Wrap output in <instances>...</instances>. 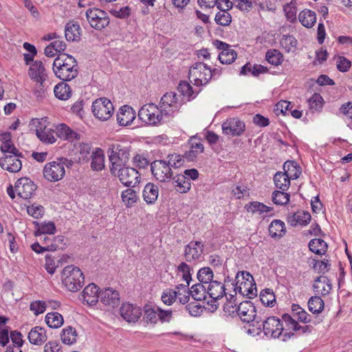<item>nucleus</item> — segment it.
<instances>
[{
	"instance_id": "obj_18",
	"label": "nucleus",
	"mask_w": 352,
	"mask_h": 352,
	"mask_svg": "<svg viewBox=\"0 0 352 352\" xmlns=\"http://www.w3.org/2000/svg\"><path fill=\"white\" fill-rule=\"evenodd\" d=\"M204 245L200 241H190L184 250V257L187 262L195 261L201 257Z\"/></svg>"
},
{
	"instance_id": "obj_35",
	"label": "nucleus",
	"mask_w": 352,
	"mask_h": 352,
	"mask_svg": "<svg viewBox=\"0 0 352 352\" xmlns=\"http://www.w3.org/2000/svg\"><path fill=\"white\" fill-rule=\"evenodd\" d=\"M327 248V243L321 239H314L309 243V250L318 255L324 254Z\"/></svg>"
},
{
	"instance_id": "obj_27",
	"label": "nucleus",
	"mask_w": 352,
	"mask_h": 352,
	"mask_svg": "<svg viewBox=\"0 0 352 352\" xmlns=\"http://www.w3.org/2000/svg\"><path fill=\"white\" fill-rule=\"evenodd\" d=\"M311 220V214L308 212L299 210L291 214L287 217V221L292 226L297 225H306Z\"/></svg>"
},
{
	"instance_id": "obj_24",
	"label": "nucleus",
	"mask_w": 352,
	"mask_h": 352,
	"mask_svg": "<svg viewBox=\"0 0 352 352\" xmlns=\"http://www.w3.org/2000/svg\"><path fill=\"white\" fill-rule=\"evenodd\" d=\"M159 107L162 109H168L170 112L177 111L179 107L178 96L174 92L166 93L161 98Z\"/></svg>"
},
{
	"instance_id": "obj_22",
	"label": "nucleus",
	"mask_w": 352,
	"mask_h": 352,
	"mask_svg": "<svg viewBox=\"0 0 352 352\" xmlns=\"http://www.w3.org/2000/svg\"><path fill=\"white\" fill-rule=\"evenodd\" d=\"M55 131L45 125L42 122H38L36 135L38 138L45 143L52 144L56 142Z\"/></svg>"
},
{
	"instance_id": "obj_45",
	"label": "nucleus",
	"mask_w": 352,
	"mask_h": 352,
	"mask_svg": "<svg viewBox=\"0 0 352 352\" xmlns=\"http://www.w3.org/2000/svg\"><path fill=\"white\" fill-rule=\"evenodd\" d=\"M267 62L273 65H280L283 61V55L277 50H268L265 54Z\"/></svg>"
},
{
	"instance_id": "obj_6",
	"label": "nucleus",
	"mask_w": 352,
	"mask_h": 352,
	"mask_svg": "<svg viewBox=\"0 0 352 352\" xmlns=\"http://www.w3.org/2000/svg\"><path fill=\"white\" fill-rule=\"evenodd\" d=\"M257 329H263L265 336H270L273 338H278L283 333V325L281 320L275 316H270L257 324H252Z\"/></svg>"
},
{
	"instance_id": "obj_10",
	"label": "nucleus",
	"mask_w": 352,
	"mask_h": 352,
	"mask_svg": "<svg viewBox=\"0 0 352 352\" xmlns=\"http://www.w3.org/2000/svg\"><path fill=\"white\" fill-rule=\"evenodd\" d=\"M86 17L90 25L96 30H102L109 23L107 13L98 8H89L86 11Z\"/></svg>"
},
{
	"instance_id": "obj_1",
	"label": "nucleus",
	"mask_w": 352,
	"mask_h": 352,
	"mask_svg": "<svg viewBox=\"0 0 352 352\" xmlns=\"http://www.w3.org/2000/svg\"><path fill=\"white\" fill-rule=\"evenodd\" d=\"M53 72L59 79L70 81L78 74L77 62L72 56L60 54L54 60Z\"/></svg>"
},
{
	"instance_id": "obj_46",
	"label": "nucleus",
	"mask_w": 352,
	"mask_h": 352,
	"mask_svg": "<svg viewBox=\"0 0 352 352\" xmlns=\"http://www.w3.org/2000/svg\"><path fill=\"white\" fill-rule=\"evenodd\" d=\"M76 331L72 327H67L63 330L61 340L64 344H72L76 342Z\"/></svg>"
},
{
	"instance_id": "obj_5",
	"label": "nucleus",
	"mask_w": 352,
	"mask_h": 352,
	"mask_svg": "<svg viewBox=\"0 0 352 352\" xmlns=\"http://www.w3.org/2000/svg\"><path fill=\"white\" fill-rule=\"evenodd\" d=\"M189 79L196 86L206 85L212 78L211 69L203 63H196L189 69Z\"/></svg>"
},
{
	"instance_id": "obj_4",
	"label": "nucleus",
	"mask_w": 352,
	"mask_h": 352,
	"mask_svg": "<svg viewBox=\"0 0 352 352\" xmlns=\"http://www.w3.org/2000/svg\"><path fill=\"white\" fill-rule=\"evenodd\" d=\"M109 159L111 163L110 172H115L118 168L127 166L129 160L128 148L120 144H114L109 150Z\"/></svg>"
},
{
	"instance_id": "obj_9",
	"label": "nucleus",
	"mask_w": 352,
	"mask_h": 352,
	"mask_svg": "<svg viewBox=\"0 0 352 352\" xmlns=\"http://www.w3.org/2000/svg\"><path fill=\"white\" fill-rule=\"evenodd\" d=\"M237 315L243 322L257 324L262 321V317L256 314V307L250 301L245 300L237 306Z\"/></svg>"
},
{
	"instance_id": "obj_56",
	"label": "nucleus",
	"mask_w": 352,
	"mask_h": 352,
	"mask_svg": "<svg viewBox=\"0 0 352 352\" xmlns=\"http://www.w3.org/2000/svg\"><path fill=\"white\" fill-rule=\"evenodd\" d=\"M314 270L317 271L318 273H322L324 274L325 272H328L330 269V263L328 260H323V261H316L314 260Z\"/></svg>"
},
{
	"instance_id": "obj_63",
	"label": "nucleus",
	"mask_w": 352,
	"mask_h": 352,
	"mask_svg": "<svg viewBox=\"0 0 352 352\" xmlns=\"http://www.w3.org/2000/svg\"><path fill=\"white\" fill-rule=\"evenodd\" d=\"M30 309L36 316H38L45 311V302L41 300L34 301L30 304Z\"/></svg>"
},
{
	"instance_id": "obj_53",
	"label": "nucleus",
	"mask_w": 352,
	"mask_h": 352,
	"mask_svg": "<svg viewBox=\"0 0 352 352\" xmlns=\"http://www.w3.org/2000/svg\"><path fill=\"white\" fill-rule=\"evenodd\" d=\"M296 4V3L295 1H291L283 7V10L285 13L287 19L292 22L296 20V14L297 10Z\"/></svg>"
},
{
	"instance_id": "obj_31",
	"label": "nucleus",
	"mask_w": 352,
	"mask_h": 352,
	"mask_svg": "<svg viewBox=\"0 0 352 352\" xmlns=\"http://www.w3.org/2000/svg\"><path fill=\"white\" fill-rule=\"evenodd\" d=\"M142 195L144 200L148 204H154L159 195V188L157 186L153 183H148L144 188Z\"/></svg>"
},
{
	"instance_id": "obj_30",
	"label": "nucleus",
	"mask_w": 352,
	"mask_h": 352,
	"mask_svg": "<svg viewBox=\"0 0 352 352\" xmlns=\"http://www.w3.org/2000/svg\"><path fill=\"white\" fill-rule=\"evenodd\" d=\"M173 184L175 190L180 193H186L190 190L191 182L190 179L181 174L177 175L173 177Z\"/></svg>"
},
{
	"instance_id": "obj_13",
	"label": "nucleus",
	"mask_w": 352,
	"mask_h": 352,
	"mask_svg": "<svg viewBox=\"0 0 352 352\" xmlns=\"http://www.w3.org/2000/svg\"><path fill=\"white\" fill-rule=\"evenodd\" d=\"M65 174L63 164L57 161L47 163L43 170V175L45 179L50 182H58L60 180Z\"/></svg>"
},
{
	"instance_id": "obj_33",
	"label": "nucleus",
	"mask_w": 352,
	"mask_h": 352,
	"mask_svg": "<svg viewBox=\"0 0 352 352\" xmlns=\"http://www.w3.org/2000/svg\"><path fill=\"white\" fill-rule=\"evenodd\" d=\"M298 19L303 26L310 28L316 22V14L311 10H304L300 12Z\"/></svg>"
},
{
	"instance_id": "obj_20",
	"label": "nucleus",
	"mask_w": 352,
	"mask_h": 352,
	"mask_svg": "<svg viewBox=\"0 0 352 352\" xmlns=\"http://www.w3.org/2000/svg\"><path fill=\"white\" fill-rule=\"evenodd\" d=\"M28 75L32 80L36 82H45L47 78V74L42 61H34L29 68Z\"/></svg>"
},
{
	"instance_id": "obj_59",
	"label": "nucleus",
	"mask_w": 352,
	"mask_h": 352,
	"mask_svg": "<svg viewBox=\"0 0 352 352\" xmlns=\"http://www.w3.org/2000/svg\"><path fill=\"white\" fill-rule=\"evenodd\" d=\"M28 213L34 218L41 217L44 214V208L42 206L32 205L27 208Z\"/></svg>"
},
{
	"instance_id": "obj_12",
	"label": "nucleus",
	"mask_w": 352,
	"mask_h": 352,
	"mask_svg": "<svg viewBox=\"0 0 352 352\" xmlns=\"http://www.w3.org/2000/svg\"><path fill=\"white\" fill-rule=\"evenodd\" d=\"M206 291L209 297L211 298L210 300L208 301V304L210 305L215 310L219 306L217 300L223 298V296L227 297L224 285L218 280H212L208 283Z\"/></svg>"
},
{
	"instance_id": "obj_17",
	"label": "nucleus",
	"mask_w": 352,
	"mask_h": 352,
	"mask_svg": "<svg viewBox=\"0 0 352 352\" xmlns=\"http://www.w3.org/2000/svg\"><path fill=\"white\" fill-rule=\"evenodd\" d=\"M100 299L101 303L110 307L118 306L120 302L118 292L111 287L105 288L100 292Z\"/></svg>"
},
{
	"instance_id": "obj_44",
	"label": "nucleus",
	"mask_w": 352,
	"mask_h": 352,
	"mask_svg": "<svg viewBox=\"0 0 352 352\" xmlns=\"http://www.w3.org/2000/svg\"><path fill=\"white\" fill-rule=\"evenodd\" d=\"M121 197L126 207L132 206L138 199L136 191L131 188L122 191Z\"/></svg>"
},
{
	"instance_id": "obj_42",
	"label": "nucleus",
	"mask_w": 352,
	"mask_h": 352,
	"mask_svg": "<svg viewBox=\"0 0 352 352\" xmlns=\"http://www.w3.org/2000/svg\"><path fill=\"white\" fill-rule=\"evenodd\" d=\"M274 182L277 188L287 190L290 186V179L283 172H277L274 176Z\"/></svg>"
},
{
	"instance_id": "obj_21",
	"label": "nucleus",
	"mask_w": 352,
	"mask_h": 352,
	"mask_svg": "<svg viewBox=\"0 0 352 352\" xmlns=\"http://www.w3.org/2000/svg\"><path fill=\"white\" fill-rule=\"evenodd\" d=\"M98 287L94 283H90L85 287L82 292V300L89 305H96L100 298Z\"/></svg>"
},
{
	"instance_id": "obj_39",
	"label": "nucleus",
	"mask_w": 352,
	"mask_h": 352,
	"mask_svg": "<svg viewBox=\"0 0 352 352\" xmlns=\"http://www.w3.org/2000/svg\"><path fill=\"white\" fill-rule=\"evenodd\" d=\"M217 8L220 10V12H217L215 16L214 20L216 23L223 26L230 25L232 21L231 15L226 11L220 3H217Z\"/></svg>"
},
{
	"instance_id": "obj_26",
	"label": "nucleus",
	"mask_w": 352,
	"mask_h": 352,
	"mask_svg": "<svg viewBox=\"0 0 352 352\" xmlns=\"http://www.w3.org/2000/svg\"><path fill=\"white\" fill-rule=\"evenodd\" d=\"M55 133L60 138L72 142L74 140L80 139V135L73 131L65 124H60L56 126Z\"/></svg>"
},
{
	"instance_id": "obj_62",
	"label": "nucleus",
	"mask_w": 352,
	"mask_h": 352,
	"mask_svg": "<svg viewBox=\"0 0 352 352\" xmlns=\"http://www.w3.org/2000/svg\"><path fill=\"white\" fill-rule=\"evenodd\" d=\"M185 309L188 311L189 314L192 316H199L203 312V307L197 303H189Z\"/></svg>"
},
{
	"instance_id": "obj_19",
	"label": "nucleus",
	"mask_w": 352,
	"mask_h": 352,
	"mask_svg": "<svg viewBox=\"0 0 352 352\" xmlns=\"http://www.w3.org/2000/svg\"><path fill=\"white\" fill-rule=\"evenodd\" d=\"M120 314L126 321L135 322L141 317L142 310L132 304L124 303L120 307Z\"/></svg>"
},
{
	"instance_id": "obj_48",
	"label": "nucleus",
	"mask_w": 352,
	"mask_h": 352,
	"mask_svg": "<svg viewBox=\"0 0 352 352\" xmlns=\"http://www.w3.org/2000/svg\"><path fill=\"white\" fill-rule=\"evenodd\" d=\"M259 297L261 302L267 307H273L276 302L275 295L270 289L263 290Z\"/></svg>"
},
{
	"instance_id": "obj_34",
	"label": "nucleus",
	"mask_w": 352,
	"mask_h": 352,
	"mask_svg": "<svg viewBox=\"0 0 352 352\" xmlns=\"http://www.w3.org/2000/svg\"><path fill=\"white\" fill-rule=\"evenodd\" d=\"M284 173L290 179H297L301 171L297 163L294 161H287L283 165Z\"/></svg>"
},
{
	"instance_id": "obj_38",
	"label": "nucleus",
	"mask_w": 352,
	"mask_h": 352,
	"mask_svg": "<svg viewBox=\"0 0 352 352\" xmlns=\"http://www.w3.org/2000/svg\"><path fill=\"white\" fill-rule=\"evenodd\" d=\"M45 322L50 328L57 329L63 325L64 320L60 314L51 312L46 315Z\"/></svg>"
},
{
	"instance_id": "obj_37",
	"label": "nucleus",
	"mask_w": 352,
	"mask_h": 352,
	"mask_svg": "<svg viewBox=\"0 0 352 352\" xmlns=\"http://www.w3.org/2000/svg\"><path fill=\"white\" fill-rule=\"evenodd\" d=\"M56 98L60 100H65L72 96V89L65 82H61L56 85L54 89Z\"/></svg>"
},
{
	"instance_id": "obj_54",
	"label": "nucleus",
	"mask_w": 352,
	"mask_h": 352,
	"mask_svg": "<svg viewBox=\"0 0 352 352\" xmlns=\"http://www.w3.org/2000/svg\"><path fill=\"white\" fill-rule=\"evenodd\" d=\"M323 99L322 96L315 93L309 100L308 103L310 109L314 111H320L322 108Z\"/></svg>"
},
{
	"instance_id": "obj_2",
	"label": "nucleus",
	"mask_w": 352,
	"mask_h": 352,
	"mask_svg": "<svg viewBox=\"0 0 352 352\" xmlns=\"http://www.w3.org/2000/svg\"><path fill=\"white\" fill-rule=\"evenodd\" d=\"M170 113L168 109H162L158 105L148 103L143 105L138 112L139 118L147 124L157 125Z\"/></svg>"
},
{
	"instance_id": "obj_58",
	"label": "nucleus",
	"mask_w": 352,
	"mask_h": 352,
	"mask_svg": "<svg viewBox=\"0 0 352 352\" xmlns=\"http://www.w3.org/2000/svg\"><path fill=\"white\" fill-rule=\"evenodd\" d=\"M167 158L170 167L174 168L180 167L184 161L181 155L177 154H169Z\"/></svg>"
},
{
	"instance_id": "obj_64",
	"label": "nucleus",
	"mask_w": 352,
	"mask_h": 352,
	"mask_svg": "<svg viewBox=\"0 0 352 352\" xmlns=\"http://www.w3.org/2000/svg\"><path fill=\"white\" fill-rule=\"evenodd\" d=\"M351 66V62L344 56H340L337 60V68L341 72H347Z\"/></svg>"
},
{
	"instance_id": "obj_32",
	"label": "nucleus",
	"mask_w": 352,
	"mask_h": 352,
	"mask_svg": "<svg viewBox=\"0 0 352 352\" xmlns=\"http://www.w3.org/2000/svg\"><path fill=\"white\" fill-rule=\"evenodd\" d=\"M80 28L78 23L69 21L65 28V36L68 41H76L80 38Z\"/></svg>"
},
{
	"instance_id": "obj_16",
	"label": "nucleus",
	"mask_w": 352,
	"mask_h": 352,
	"mask_svg": "<svg viewBox=\"0 0 352 352\" xmlns=\"http://www.w3.org/2000/svg\"><path fill=\"white\" fill-rule=\"evenodd\" d=\"M20 155H6L0 159V166L4 169L10 173H17L22 167V163L19 157Z\"/></svg>"
},
{
	"instance_id": "obj_49",
	"label": "nucleus",
	"mask_w": 352,
	"mask_h": 352,
	"mask_svg": "<svg viewBox=\"0 0 352 352\" xmlns=\"http://www.w3.org/2000/svg\"><path fill=\"white\" fill-rule=\"evenodd\" d=\"M236 52L232 49H229L226 51H221L219 54V60L222 64H230L236 58Z\"/></svg>"
},
{
	"instance_id": "obj_50",
	"label": "nucleus",
	"mask_w": 352,
	"mask_h": 352,
	"mask_svg": "<svg viewBox=\"0 0 352 352\" xmlns=\"http://www.w3.org/2000/svg\"><path fill=\"white\" fill-rule=\"evenodd\" d=\"M56 232V226L54 222L49 221L41 224L38 230L35 232L36 236H41L42 234H54Z\"/></svg>"
},
{
	"instance_id": "obj_47",
	"label": "nucleus",
	"mask_w": 352,
	"mask_h": 352,
	"mask_svg": "<svg viewBox=\"0 0 352 352\" xmlns=\"http://www.w3.org/2000/svg\"><path fill=\"white\" fill-rule=\"evenodd\" d=\"M214 274L208 267L201 268L197 272V279L201 284H208L212 281Z\"/></svg>"
},
{
	"instance_id": "obj_57",
	"label": "nucleus",
	"mask_w": 352,
	"mask_h": 352,
	"mask_svg": "<svg viewBox=\"0 0 352 352\" xmlns=\"http://www.w3.org/2000/svg\"><path fill=\"white\" fill-rule=\"evenodd\" d=\"M177 270L183 274V279L189 285L191 278L190 268L186 263L182 262L177 267Z\"/></svg>"
},
{
	"instance_id": "obj_14",
	"label": "nucleus",
	"mask_w": 352,
	"mask_h": 352,
	"mask_svg": "<svg viewBox=\"0 0 352 352\" xmlns=\"http://www.w3.org/2000/svg\"><path fill=\"white\" fill-rule=\"evenodd\" d=\"M36 188V185L28 177L19 179L14 185V189L18 196L24 199L30 198Z\"/></svg>"
},
{
	"instance_id": "obj_23",
	"label": "nucleus",
	"mask_w": 352,
	"mask_h": 352,
	"mask_svg": "<svg viewBox=\"0 0 352 352\" xmlns=\"http://www.w3.org/2000/svg\"><path fill=\"white\" fill-rule=\"evenodd\" d=\"M135 118V113L132 107L128 105L121 107L117 113V121L120 126L130 124Z\"/></svg>"
},
{
	"instance_id": "obj_61",
	"label": "nucleus",
	"mask_w": 352,
	"mask_h": 352,
	"mask_svg": "<svg viewBox=\"0 0 352 352\" xmlns=\"http://www.w3.org/2000/svg\"><path fill=\"white\" fill-rule=\"evenodd\" d=\"M280 43L283 47L287 48L289 51L292 47H296L297 40L293 36L283 35Z\"/></svg>"
},
{
	"instance_id": "obj_52",
	"label": "nucleus",
	"mask_w": 352,
	"mask_h": 352,
	"mask_svg": "<svg viewBox=\"0 0 352 352\" xmlns=\"http://www.w3.org/2000/svg\"><path fill=\"white\" fill-rule=\"evenodd\" d=\"M144 319L147 322L156 323L158 320V311L153 308L151 305H146L144 307Z\"/></svg>"
},
{
	"instance_id": "obj_51",
	"label": "nucleus",
	"mask_w": 352,
	"mask_h": 352,
	"mask_svg": "<svg viewBox=\"0 0 352 352\" xmlns=\"http://www.w3.org/2000/svg\"><path fill=\"white\" fill-rule=\"evenodd\" d=\"M285 190H275L272 194V201L276 205H285L289 201V195Z\"/></svg>"
},
{
	"instance_id": "obj_7",
	"label": "nucleus",
	"mask_w": 352,
	"mask_h": 352,
	"mask_svg": "<svg viewBox=\"0 0 352 352\" xmlns=\"http://www.w3.org/2000/svg\"><path fill=\"white\" fill-rule=\"evenodd\" d=\"M111 174L118 177L120 182L125 186L135 187L140 182V174L134 168L129 166L118 168Z\"/></svg>"
},
{
	"instance_id": "obj_41",
	"label": "nucleus",
	"mask_w": 352,
	"mask_h": 352,
	"mask_svg": "<svg viewBox=\"0 0 352 352\" xmlns=\"http://www.w3.org/2000/svg\"><path fill=\"white\" fill-rule=\"evenodd\" d=\"M269 232L272 237H280L285 232V223L280 220H274L269 226Z\"/></svg>"
},
{
	"instance_id": "obj_15",
	"label": "nucleus",
	"mask_w": 352,
	"mask_h": 352,
	"mask_svg": "<svg viewBox=\"0 0 352 352\" xmlns=\"http://www.w3.org/2000/svg\"><path fill=\"white\" fill-rule=\"evenodd\" d=\"M223 133L232 136H239L245 131V123L236 118L226 120L221 126Z\"/></svg>"
},
{
	"instance_id": "obj_28",
	"label": "nucleus",
	"mask_w": 352,
	"mask_h": 352,
	"mask_svg": "<svg viewBox=\"0 0 352 352\" xmlns=\"http://www.w3.org/2000/svg\"><path fill=\"white\" fill-rule=\"evenodd\" d=\"M91 168L94 171H100L104 168V151L97 148L91 155Z\"/></svg>"
},
{
	"instance_id": "obj_8",
	"label": "nucleus",
	"mask_w": 352,
	"mask_h": 352,
	"mask_svg": "<svg viewBox=\"0 0 352 352\" xmlns=\"http://www.w3.org/2000/svg\"><path fill=\"white\" fill-rule=\"evenodd\" d=\"M94 116L102 121L108 120L113 115L114 108L112 102L107 98H100L92 103Z\"/></svg>"
},
{
	"instance_id": "obj_60",
	"label": "nucleus",
	"mask_w": 352,
	"mask_h": 352,
	"mask_svg": "<svg viewBox=\"0 0 352 352\" xmlns=\"http://www.w3.org/2000/svg\"><path fill=\"white\" fill-rule=\"evenodd\" d=\"M177 89L181 93L182 95L188 98H190L192 96V87L188 82H181L179 84Z\"/></svg>"
},
{
	"instance_id": "obj_3",
	"label": "nucleus",
	"mask_w": 352,
	"mask_h": 352,
	"mask_svg": "<svg viewBox=\"0 0 352 352\" xmlns=\"http://www.w3.org/2000/svg\"><path fill=\"white\" fill-rule=\"evenodd\" d=\"M63 283L72 292L78 291L84 283V276L81 270L74 265H67L62 271Z\"/></svg>"
},
{
	"instance_id": "obj_25",
	"label": "nucleus",
	"mask_w": 352,
	"mask_h": 352,
	"mask_svg": "<svg viewBox=\"0 0 352 352\" xmlns=\"http://www.w3.org/2000/svg\"><path fill=\"white\" fill-rule=\"evenodd\" d=\"M313 287L316 293L326 296L332 289V285L327 276H320L315 279Z\"/></svg>"
},
{
	"instance_id": "obj_55",
	"label": "nucleus",
	"mask_w": 352,
	"mask_h": 352,
	"mask_svg": "<svg viewBox=\"0 0 352 352\" xmlns=\"http://www.w3.org/2000/svg\"><path fill=\"white\" fill-rule=\"evenodd\" d=\"M177 296V292L173 289L165 290L162 295V302L167 305H172L176 300Z\"/></svg>"
},
{
	"instance_id": "obj_11",
	"label": "nucleus",
	"mask_w": 352,
	"mask_h": 352,
	"mask_svg": "<svg viewBox=\"0 0 352 352\" xmlns=\"http://www.w3.org/2000/svg\"><path fill=\"white\" fill-rule=\"evenodd\" d=\"M172 168L165 160H155L151 164V170L154 177L160 182H167L173 177Z\"/></svg>"
},
{
	"instance_id": "obj_40",
	"label": "nucleus",
	"mask_w": 352,
	"mask_h": 352,
	"mask_svg": "<svg viewBox=\"0 0 352 352\" xmlns=\"http://www.w3.org/2000/svg\"><path fill=\"white\" fill-rule=\"evenodd\" d=\"M190 296L197 301H201L206 299V288L204 285L197 283L192 285L189 290Z\"/></svg>"
},
{
	"instance_id": "obj_36",
	"label": "nucleus",
	"mask_w": 352,
	"mask_h": 352,
	"mask_svg": "<svg viewBox=\"0 0 352 352\" xmlns=\"http://www.w3.org/2000/svg\"><path fill=\"white\" fill-rule=\"evenodd\" d=\"M245 208L248 212H252V214L257 213L259 214L271 212L273 209L272 208L258 201H252L248 204H246Z\"/></svg>"
},
{
	"instance_id": "obj_29",
	"label": "nucleus",
	"mask_w": 352,
	"mask_h": 352,
	"mask_svg": "<svg viewBox=\"0 0 352 352\" xmlns=\"http://www.w3.org/2000/svg\"><path fill=\"white\" fill-rule=\"evenodd\" d=\"M28 340L31 344L41 345L47 340L46 331L41 327H35L28 334Z\"/></svg>"
},
{
	"instance_id": "obj_43",
	"label": "nucleus",
	"mask_w": 352,
	"mask_h": 352,
	"mask_svg": "<svg viewBox=\"0 0 352 352\" xmlns=\"http://www.w3.org/2000/svg\"><path fill=\"white\" fill-rule=\"evenodd\" d=\"M324 303L322 299L318 296H312L308 301L309 310L313 314H319L324 309Z\"/></svg>"
}]
</instances>
